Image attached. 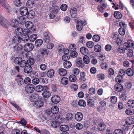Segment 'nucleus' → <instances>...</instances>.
I'll return each instance as SVG.
<instances>
[{
  "label": "nucleus",
  "mask_w": 134,
  "mask_h": 134,
  "mask_svg": "<svg viewBox=\"0 0 134 134\" xmlns=\"http://www.w3.org/2000/svg\"><path fill=\"white\" fill-rule=\"evenodd\" d=\"M30 31L27 29H24L22 35L21 40L23 41H27L29 39V35L30 34Z\"/></svg>",
  "instance_id": "obj_1"
},
{
  "label": "nucleus",
  "mask_w": 134,
  "mask_h": 134,
  "mask_svg": "<svg viewBox=\"0 0 134 134\" xmlns=\"http://www.w3.org/2000/svg\"><path fill=\"white\" fill-rule=\"evenodd\" d=\"M126 125H129V129H132L133 127L131 125L134 123V117L131 116L126 119Z\"/></svg>",
  "instance_id": "obj_2"
},
{
  "label": "nucleus",
  "mask_w": 134,
  "mask_h": 134,
  "mask_svg": "<svg viewBox=\"0 0 134 134\" xmlns=\"http://www.w3.org/2000/svg\"><path fill=\"white\" fill-rule=\"evenodd\" d=\"M53 7V9L49 16L50 18L51 19L54 18L55 17L58 11L59 10V8L57 6H54Z\"/></svg>",
  "instance_id": "obj_3"
},
{
  "label": "nucleus",
  "mask_w": 134,
  "mask_h": 134,
  "mask_svg": "<svg viewBox=\"0 0 134 134\" xmlns=\"http://www.w3.org/2000/svg\"><path fill=\"white\" fill-rule=\"evenodd\" d=\"M125 73L124 70L121 69L119 71V75L117 76L115 78L116 81L117 82H120L121 81V79L125 75Z\"/></svg>",
  "instance_id": "obj_4"
},
{
  "label": "nucleus",
  "mask_w": 134,
  "mask_h": 134,
  "mask_svg": "<svg viewBox=\"0 0 134 134\" xmlns=\"http://www.w3.org/2000/svg\"><path fill=\"white\" fill-rule=\"evenodd\" d=\"M34 46L31 43H27L24 47V49L26 51L29 52L32 50L34 48Z\"/></svg>",
  "instance_id": "obj_5"
},
{
  "label": "nucleus",
  "mask_w": 134,
  "mask_h": 134,
  "mask_svg": "<svg viewBox=\"0 0 134 134\" xmlns=\"http://www.w3.org/2000/svg\"><path fill=\"white\" fill-rule=\"evenodd\" d=\"M127 42H126V44L127 43L128 45L126 46V48H128L131 47H133L134 43L131 40L130 36L127 35Z\"/></svg>",
  "instance_id": "obj_6"
},
{
  "label": "nucleus",
  "mask_w": 134,
  "mask_h": 134,
  "mask_svg": "<svg viewBox=\"0 0 134 134\" xmlns=\"http://www.w3.org/2000/svg\"><path fill=\"white\" fill-rule=\"evenodd\" d=\"M43 40L46 42L49 43L50 40V33L48 31H46L44 32Z\"/></svg>",
  "instance_id": "obj_7"
},
{
  "label": "nucleus",
  "mask_w": 134,
  "mask_h": 134,
  "mask_svg": "<svg viewBox=\"0 0 134 134\" xmlns=\"http://www.w3.org/2000/svg\"><path fill=\"white\" fill-rule=\"evenodd\" d=\"M23 46L20 45H16L14 46L12 48V51L18 52L21 51L23 49Z\"/></svg>",
  "instance_id": "obj_8"
},
{
  "label": "nucleus",
  "mask_w": 134,
  "mask_h": 134,
  "mask_svg": "<svg viewBox=\"0 0 134 134\" xmlns=\"http://www.w3.org/2000/svg\"><path fill=\"white\" fill-rule=\"evenodd\" d=\"M33 85H29L25 87L26 91L28 93H31L33 92L35 90Z\"/></svg>",
  "instance_id": "obj_9"
},
{
  "label": "nucleus",
  "mask_w": 134,
  "mask_h": 134,
  "mask_svg": "<svg viewBox=\"0 0 134 134\" xmlns=\"http://www.w3.org/2000/svg\"><path fill=\"white\" fill-rule=\"evenodd\" d=\"M83 117V114L81 112H77L75 114V120L78 121H81L82 120Z\"/></svg>",
  "instance_id": "obj_10"
},
{
  "label": "nucleus",
  "mask_w": 134,
  "mask_h": 134,
  "mask_svg": "<svg viewBox=\"0 0 134 134\" xmlns=\"http://www.w3.org/2000/svg\"><path fill=\"white\" fill-rule=\"evenodd\" d=\"M38 53L41 56H43L46 55H47L48 52L47 51V49L45 48H40L38 50Z\"/></svg>",
  "instance_id": "obj_11"
},
{
  "label": "nucleus",
  "mask_w": 134,
  "mask_h": 134,
  "mask_svg": "<svg viewBox=\"0 0 134 134\" xmlns=\"http://www.w3.org/2000/svg\"><path fill=\"white\" fill-rule=\"evenodd\" d=\"M52 102L54 103H57L60 100V98L59 96H54L51 98Z\"/></svg>",
  "instance_id": "obj_12"
},
{
  "label": "nucleus",
  "mask_w": 134,
  "mask_h": 134,
  "mask_svg": "<svg viewBox=\"0 0 134 134\" xmlns=\"http://www.w3.org/2000/svg\"><path fill=\"white\" fill-rule=\"evenodd\" d=\"M21 40V37L18 35H16L12 39L13 43H18L20 42Z\"/></svg>",
  "instance_id": "obj_13"
},
{
  "label": "nucleus",
  "mask_w": 134,
  "mask_h": 134,
  "mask_svg": "<svg viewBox=\"0 0 134 134\" xmlns=\"http://www.w3.org/2000/svg\"><path fill=\"white\" fill-rule=\"evenodd\" d=\"M0 24L2 26L8 27L10 25V23L5 18L0 23Z\"/></svg>",
  "instance_id": "obj_14"
},
{
  "label": "nucleus",
  "mask_w": 134,
  "mask_h": 134,
  "mask_svg": "<svg viewBox=\"0 0 134 134\" xmlns=\"http://www.w3.org/2000/svg\"><path fill=\"white\" fill-rule=\"evenodd\" d=\"M28 12V9L26 7H22L20 8V13L21 15L23 16L26 15Z\"/></svg>",
  "instance_id": "obj_15"
},
{
  "label": "nucleus",
  "mask_w": 134,
  "mask_h": 134,
  "mask_svg": "<svg viewBox=\"0 0 134 134\" xmlns=\"http://www.w3.org/2000/svg\"><path fill=\"white\" fill-rule=\"evenodd\" d=\"M101 5L98 6V9L100 12L103 13L104 12V10L107 7V5L105 3H103L102 2H101Z\"/></svg>",
  "instance_id": "obj_16"
},
{
  "label": "nucleus",
  "mask_w": 134,
  "mask_h": 134,
  "mask_svg": "<svg viewBox=\"0 0 134 134\" xmlns=\"http://www.w3.org/2000/svg\"><path fill=\"white\" fill-rule=\"evenodd\" d=\"M70 13L71 16L72 18H75L77 15V11L76 8H73L71 9Z\"/></svg>",
  "instance_id": "obj_17"
},
{
  "label": "nucleus",
  "mask_w": 134,
  "mask_h": 134,
  "mask_svg": "<svg viewBox=\"0 0 134 134\" xmlns=\"http://www.w3.org/2000/svg\"><path fill=\"white\" fill-rule=\"evenodd\" d=\"M38 95L37 94H33L30 97V99L32 102H36L38 99Z\"/></svg>",
  "instance_id": "obj_18"
},
{
  "label": "nucleus",
  "mask_w": 134,
  "mask_h": 134,
  "mask_svg": "<svg viewBox=\"0 0 134 134\" xmlns=\"http://www.w3.org/2000/svg\"><path fill=\"white\" fill-rule=\"evenodd\" d=\"M114 88L115 91L118 92H120L122 90L123 87L120 84L117 83L114 85Z\"/></svg>",
  "instance_id": "obj_19"
},
{
  "label": "nucleus",
  "mask_w": 134,
  "mask_h": 134,
  "mask_svg": "<svg viewBox=\"0 0 134 134\" xmlns=\"http://www.w3.org/2000/svg\"><path fill=\"white\" fill-rule=\"evenodd\" d=\"M26 15L28 18L31 19L33 18L34 17L35 15V13L34 11L33 10H30L28 12Z\"/></svg>",
  "instance_id": "obj_20"
},
{
  "label": "nucleus",
  "mask_w": 134,
  "mask_h": 134,
  "mask_svg": "<svg viewBox=\"0 0 134 134\" xmlns=\"http://www.w3.org/2000/svg\"><path fill=\"white\" fill-rule=\"evenodd\" d=\"M46 89L47 88V87L45 86H44L41 85H38L36 86L35 88L36 90L38 92H40L42 91L44 89V88Z\"/></svg>",
  "instance_id": "obj_21"
},
{
  "label": "nucleus",
  "mask_w": 134,
  "mask_h": 134,
  "mask_svg": "<svg viewBox=\"0 0 134 134\" xmlns=\"http://www.w3.org/2000/svg\"><path fill=\"white\" fill-rule=\"evenodd\" d=\"M10 25L14 27H16L19 25V23L18 21L15 19H13L11 21Z\"/></svg>",
  "instance_id": "obj_22"
},
{
  "label": "nucleus",
  "mask_w": 134,
  "mask_h": 134,
  "mask_svg": "<svg viewBox=\"0 0 134 134\" xmlns=\"http://www.w3.org/2000/svg\"><path fill=\"white\" fill-rule=\"evenodd\" d=\"M68 80L67 78L64 77L61 79L60 82L63 85H66L68 83Z\"/></svg>",
  "instance_id": "obj_23"
},
{
  "label": "nucleus",
  "mask_w": 134,
  "mask_h": 134,
  "mask_svg": "<svg viewBox=\"0 0 134 134\" xmlns=\"http://www.w3.org/2000/svg\"><path fill=\"white\" fill-rule=\"evenodd\" d=\"M32 70V67L30 66L29 65L26 66L24 69V72L28 74L31 72Z\"/></svg>",
  "instance_id": "obj_24"
},
{
  "label": "nucleus",
  "mask_w": 134,
  "mask_h": 134,
  "mask_svg": "<svg viewBox=\"0 0 134 134\" xmlns=\"http://www.w3.org/2000/svg\"><path fill=\"white\" fill-rule=\"evenodd\" d=\"M25 25L26 27L29 29L32 28L34 26V25L32 23L31 21H27L25 23Z\"/></svg>",
  "instance_id": "obj_25"
},
{
  "label": "nucleus",
  "mask_w": 134,
  "mask_h": 134,
  "mask_svg": "<svg viewBox=\"0 0 134 134\" xmlns=\"http://www.w3.org/2000/svg\"><path fill=\"white\" fill-rule=\"evenodd\" d=\"M34 3L33 0H28L27 2L26 5L28 8H32L34 6Z\"/></svg>",
  "instance_id": "obj_26"
},
{
  "label": "nucleus",
  "mask_w": 134,
  "mask_h": 134,
  "mask_svg": "<svg viewBox=\"0 0 134 134\" xmlns=\"http://www.w3.org/2000/svg\"><path fill=\"white\" fill-rule=\"evenodd\" d=\"M54 75V71L53 69H51L47 71V75L49 77L51 78Z\"/></svg>",
  "instance_id": "obj_27"
},
{
  "label": "nucleus",
  "mask_w": 134,
  "mask_h": 134,
  "mask_svg": "<svg viewBox=\"0 0 134 134\" xmlns=\"http://www.w3.org/2000/svg\"><path fill=\"white\" fill-rule=\"evenodd\" d=\"M42 95L44 97L47 98L51 96V93L48 91H45L43 92Z\"/></svg>",
  "instance_id": "obj_28"
},
{
  "label": "nucleus",
  "mask_w": 134,
  "mask_h": 134,
  "mask_svg": "<svg viewBox=\"0 0 134 134\" xmlns=\"http://www.w3.org/2000/svg\"><path fill=\"white\" fill-rule=\"evenodd\" d=\"M62 116L59 115H56L55 119L56 121L59 124L62 122L63 121L64 119L62 118Z\"/></svg>",
  "instance_id": "obj_29"
},
{
  "label": "nucleus",
  "mask_w": 134,
  "mask_h": 134,
  "mask_svg": "<svg viewBox=\"0 0 134 134\" xmlns=\"http://www.w3.org/2000/svg\"><path fill=\"white\" fill-rule=\"evenodd\" d=\"M60 129L61 131H66L69 130V127L66 125H63L60 126Z\"/></svg>",
  "instance_id": "obj_30"
},
{
  "label": "nucleus",
  "mask_w": 134,
  "mask_h": 134,
  "mask_svg": "<svg viewBox=\"0 0 134 134\" xmlns=\"http://www.w3.org/2000/svg\"><path fill=\"white\" fill-rule=\"evenodd\" d=\"M63 66L65 68H69L71 67V64L70 62L67 61L64 62Z\"/></svg>",
  "instance_id": "obj_31"
},
{
  "label": "nucleus",
  "mask_w": 134,
  "mask_h": 134,
  "mask_svg": "<svg viewBox=\"0 0 134 134\" xmlns=\"http://www.w3.org/2000/svg\"><path fill=\"white\" fill-rule=\"evenodd\" d=\"M59 111V108L57 107L54 106L52 107L51 112L53 114L57 113Z\"/></svg>",
  "instance_id": "obj_32"
},
{
  "label": "nucleus",
  "mask_w": 134,
  "mask_h": 134,
  "mask_svg": "<svg viewBox=\"0 0 134 134\" xmlns=\"http://www.w3.org/2000/svg\"><path fill=\"white\" fill-rule=\"evenodd\" d=\"M2 5L3 7L6 9L7 11L9 13H10L11 12V10L10 9V7L8 4L6 3H4Z\"/></svg>",
  "instance_id": "obj_33"
},
{
  "label": "nucleus",
  "mask_w": 134,
  "mask_h": 134,
  "mask_svg": "<svg viewBox=\"0 0 134 134\" xmlns=\"http://www.w3.org/2000/svg\"><path fill=\"white\" fill-rule=\"evenodd\" d=\"M43 104V102L42 101H37L35 102V105L37 108H40L42 106Z\"/></svg>",
  "instance_id": "obj_34"
},
{
  "label": "nucleus",
  "mask_w": 134,
  "mask_h": 134,
  "mask_svg": "<svg viewBox=\"0 0 134 134\" xmlns=\"http://www.w3.org/2000/svg\"><path fill=\"white\" fill-rule=\"evenodd\" d=\"M114 15L115 18L117 19H120L122 17V14L119 12H115Z\"/></svg>",
  "instance_id": "obj_35"
},
{
  "label": "nucleus",
  "mask_w": 134,
  "mask_h": 134,
  "mask_svg": "<svg viewBox=\"0 0 134 134\" xmlns=\"http://www.w3.org/2000/svg\"><path fill=\"white\" fill-rule=\"evenodd\" d=\"M59 74L62 76H64L66 74V70L64 69H60L59 70Z\"/></svg>",
  "instance_id": "obj_36"
},
{
  "label": "nucleus",
  "mask_w": 134,
  "mask_h": 134,
  "mask_svg": "<svg viewBox=\"0 0 134 134\" xmlns=\"http://www.w3.org/2000/svg\"><path fill=\"white\" fill-rule=\"evenodd\" d=\"M43 43L42 40L40 39L37 40L35 42V44L37 47L41 46Z\"/></svg>",
  "instance_id": "obj_37"
},
{
  "label": "nucleus",
  "mask_w": 134,
  "mask_h": 134,
  "mask_svg": "<svg viewBox=\"0 0 134 134\" xmlns=\"http://www.w3.org/2000/svg\"><path fill=\"white\" fill-rule=\"evenodd\" d=\"M80 51L81 53L83 55L86 54L88 53V49L86 47H83L80 48Z\"/></svg>",
  "instance_id": "obj_38"
},
{
  "label": "nucleus",
  "mask_w": 134,
  "mask_h": 134,
  "mask_svg": "<svg viewBox=\"0 0 134 134\" xmlns=\"http://www.w3.org/2000/svg\"><path fill=\"white\" fill-rule=\"evenodd\" d=\"M105 126L103 123L99 124L98 126V128L99 131H101L104 130Z\"/></svg>",
  "instance_id": "obj_39"
},
{
  "label": "nucleus",
  "mask_w": 134,
  "mask_h": 134,
  "mask_svg": "<svg viewBox=\"0 0 134 134\" xmlns=\"http://www.w3.org/2000/svg\"><path fill=\"white\" fill-rule=\"evenodd\" d=\"M126 73L129 76H131L133 74V71L132 69L129 68L126 70Z\"/></svg>",
  "instance_id": "obj_40"
},
{
  "label": "nucleus",
  "mask_w": 134,
  "mask_h": 134,
  "mask_svg": "<svg viewBox=\"0 0 134 134\" xmlns=\"http://www.w3.org/2000/svg\"><path fill=\"white\" fill-rule=\"evenodd\" d=\"M18 85L20 86L23 85L24 84V81L23 78H20L17 79H16Z\"/></svg>",
  "instance_id": "obj_41"
},
{
  "label": "nucleus",
  "mask_w": 134,
  "mask_h": 134,
  "mask_svg": "<svg viewBox=\"0 0 134 134\" xmlns=\"http://www.w3.org/2000/svg\"><path fill=\"white\" fill-rule=\"evenodd\" d=\"M15 32L16 35H18L21 34L22 32H23V29L20 27L17 28L15 30Z\"/></svg>",
  "instance_id": "obj_42"
},
{
  "label": "nucleus",
  "mask_w": 134,
  "mask_h": 134,
  "mask_svg": "<svg viewBox=\"0 0 134 134\" xmlns=\"http://www.w3.org/2000/svg\"><path fill=\"white\" fill-rule=\"evenodd\" d=\"M76 65L78 67L82 68L84 66L83 63L82 62V59L77 61L76 63Z\"/></svg>",
  "instance_id": "obj_43"
},
{
  "label": "nucleus",
  "mask_w": 134,
  "mask_h": 134,
  "mask_svg": "<svg viewBox=\"0 0 134 134\" xmlns=\"http://www.w3.org/2000/svg\"><path fill=\"white\" fill-rule=\"evenodd\" d=\"M51 126L54 128H56L59 126L60 124L56 121H53L51 123Z\"/></svg>",
  "instance_id": "obj_44"
},
{
  "label": "nucleus",
  "mask_w": 134,
  "mask_h": 134,
  "mask_svg": "<svg viewBox=\"0 0 134 134\" xmlns=\"http://www.w3.org/2000/svg\"><path fill=\"white\" fill-rule=\"evenodd\" d=\"M78 105L80 106L85 107L86 105V103L85 101L81 99L78 102Z\"/></svg>",
  "instance_id": "obj_45"
},
{
  "label": "nucleus",
  "mask_w": 134,
  "mask_h": 134,
  "mask_svg": "<svg viewBox=\"0 0 134 134\" xmlns=\"http://www.w3.org/2000/svg\"><path fill=\"white\" fill-rule=\"evenodd\" d=\"M37 38V35L35 34H33L30 36L29 37L30 41L31 42L35 41Z\"/></svg>",
  "instance_id": "obj_46"
},
{
  "label": "nucleus",
  "mask_w": 134,
  "mask_h": 134,
  "mask_svg": "<svg viewBox=\"0 0 134 134\" xmlns=\"http://www.w3.org/2000/svg\"><path fill=\"white\" fill-rule=\"evenodd\" d=\"M86 74L85 72H81L80 73V76H81V78L80 79V80L81 81H85L86 80V79L85 78Z\"/></svg>",
  "instance_id": "obj_47"
},
{
  "label": "nucleus",
  "mask_w": 134,
  "mask_h": 134,
  "mask_svg": "<svg viewBox=\"0 0 134 134\" xmlns=\"http://www.w3.org/2000/svg\"><path fill=\"white\" fill-rule=\"evenodd\" d=\"M94 50L96 52H99L101 50V46L98 44L95 45L94 47Z\"/></svg>",
  "instance_id": "obj_48"
},
{
  "label": "nucleus",
  "mask_w": 134,
  "mask_h": 134,
  "mask_svg": "<svg viewBox=\"0 0 134 134\" xmlns=\"http://www.w3.org/2000/svg\"><path fill=\"white\" fill-rule=\"evenodd\" d=\"M34 62V59L32 58L29 59L27 62V63L28 65L30 66L33 65Z\"/></svg>",
  "instance_id": "obj_49"
},
{
  "label": "nucleus",
  "mask_w": 134,
  "mask_h": 134,
  "mask_svg": "<svg viewBox=\"0 0 134 134\" xmlns=\"http://www.w3.org/2000/svg\"><path fill=\"white\" fill-rule=\"evenodd\" d=\"M24 16H20L18 19V21L20 22L21 24L25 22L26 20V19Z\"/></svg>",
  "instance_id": "obj_50"
},
{
  "label": "nucleus",
  "mask_w": 134,
  "mask_h": 134,
  "mask_svg": "<svg viewBox=\"0 0 134 134\" xmlns=\"http://www.w3.org/2000/svg\"><path fill=\"white\" fill-rule=\"evenodd\" d=\"M127 104L129 107L133 108L134 107V100H130L128 101Z\"/></svg>",
  "instance_id": "obj_51"
},
{
  "label": "nucleus",
  "mask_w": 134,
  "mask_h": 134,
  "mask_svg": "<svg viewBox=\"0 0 134 134\" xmlns=\"http://www.w3.org/2000/svg\"><path fill=\"white\" fill-rule=\"evenodd\" d=\"M76 80V76L74 75H71L69 77V80L72 82L75 81Z\"/></svg>",
  "instance_id": "obj_52"
},
{
  "label": "nucleus",
  "mask_w": 134,
  "mask_h": 134,
  "mask_svg": "<svg viewBox=\"0 0 134 134\" xmlns=\"http://www.w3.org/2000/svg\"><path fill=\"white\" fill-rule=\"evenodd\" d=\"M83 60L85 63L88 64L90 62V59L89 57L87 55L84 56L83 58Z\"/></svg>",
  "instance_id": "obj_53"
},
{
  "label": "nucleus",
  "mask_w": 134,
  "mask_h": 134,
  "mask_svg": "<svg viewBox=\"0 0 134 134\" xmlns=\"http://www.w3.org/2000/svg\"><path fill=\"white\" fill-rule=\"evenodd\" d=\"M127 58H129L132 57L133 56V53L132 50L131 49L129 50L127 52Z\"/></svg>",
  "instance_id": "obj_54"
},
{
  "label": "nucleus",
  "mask_w": 134,
  "mask_h": 134,
  "mask_svg": "<svg viewBox=\"0 0 134 134\" xmlns=\"http://www.w3.org/2000/svg\"><path fill=\"white\" fill-rule=\"evenodd\" d=\"M19 64L21 67L23 68L26 66L27 65V62L25 60H22Z\"/></svg>",
  "instance_id": "obj_55"
},
{
  "label": "nucleus",
  "mask_w": 134,
  "mask_h": 134,
  "mask_svg": "<svg viewBox=\"0 0 134 134\" xmlns=\"http://www.w3.org/2000/svg\"><path fill=\"white\" fill-rule=\"evenodd\" d=\"M87 103L89 106L92 107L94 105V101L92 99H89L87 100Z\"/></svg>",
  "instance_id": "obj_56"
},
{
  "label": "nucleus",
  "mask_w": 134,
  "mask_h": 134,
  "mask_svg": "<svg viewBox=\"0 0 134 134\" xmlns=\"http://www.w3.org/2000/svg\"><path fill=\"white\" fill-rule=\"evenodd\" d=\"M24 82L26 84H29L31 83V80L29 77L26 78L24 80Z\"/></svg>",
  "instance_id": "obj_57"
},
{
  "label": "nucleus",
  "mask_w": 134,
  "mask_h": 134,
  "mask_svg": "<svg viewBox=\"0 0 134 134\" xmlns=\"http://www.w3.org/2000/svg\"><path fill=\"white\" fill-rule=\"evenodd\" d=\"M94 45V44L92 41H88L86 43L87 46L88 48H92Z\"/></svg>",
  "instance_id": "obj_58"
},
{
  "label": "nucleus",
  "mask_w": 134,
  "mask_h": 134,
  "mask_svg": "<svg viewBox=\"0 0 134 134\" xmlns=\"http://www.w3.org/2000/svg\"><path fill=\"white\" fill-rule=\"evenodd\" d=\"M22 60V59L21 57H17L15 59L14 62L16 64H19Z\"/></svg>",
  "instance_id": "obj_59"
},
{
  "label": "nucleus",
  "mask_w": 134,
  "mask_h": 134,
  "mask_svg": "<svg viewBox=\"0 0 134 134\" xmlns=\"http://www.w3.org/2000/svg\"><path fill=\"white\" fill-rule=\"evenodd\" d=\"M93 39L94 41L95 42H98L100 39V37L98 35H95L93 36Z\"/></svg>",
  "instance_id": "obj_60"
},
{
  "label": "nucleus",
  "mask_w": 134,
  "mask_h": 134,
  "mask_svg": "<svg viewBox=\"0 0 134 134\" xmlns=\"http://www.w3.org/2000/svg\"><path fill=\"white\" fill-rule=\"evenodd\" d=\"M111 102L113 103H115L117 102V98L115 96H113L110 98Z\"/></svg>",
  "instance_id": "obj_61"
},
{
  "label": "nucleus",
  "mask_w": 134,
  "mask_h": 134,
  "mask_svg": "<svg viewBox=\"0 0 134 134\" xmlns=\"http://www.w3.org/2000/svg\"><path fill=\"white\" fill-rule=\"evenodd\" d=\"M75 127L77 129L80 130L83 128V126L82 124L79 123L76 124Z\"/></svg>",
  "instance_id": "obj_62"
},
{
  "label": "nucleus",
  "mask_w": 134,
  "mask_h": 134,
  "mask_svg": "<svg viewBox=\"0 0 134 134\" xmlns=\"http://www.w3.org/2000/svg\"><path fill=\"white\" fill-rule=\"evenodd\" d=\"M40 82V80L39 79L36 78H34L32 80V82L33 84L37 85Z\"/></svg>",
  "instance_id": "obj_63"
},
{
  "label": "nucleus",
  "mask_w": 134,
  "mask_h": 134,
  "mask_svg": "<svg viewBox=\"0 0 134 134\" xmlns=\"http://www.w3.org/2000/svg\"><path fill=\"white\" fill-rule=\"evenodd\" d=\"M114 134H123V132L122 130L117 129L114 131Z\"/></svg>",
  "instance_id": "obj_64"
}]
</instances>
